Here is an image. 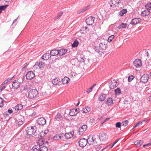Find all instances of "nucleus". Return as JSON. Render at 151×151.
<instances>
[{
	"instance_id": "f257e3e1",
	"label": "nucleus",
	"mask_w": 151,
	"mask_h": 151,
	"mask_svg": "<svg viewBox=\"0 0 151 151\" xmlns=\"http://www.w3.org/2000/svg\"><path fill=\"white\" fill-rule=\"evenodd\" d=\"M38 92L36 89H33L30 90L29 92L28 97L30 99H33L35 98L38 95Z\"/></svg>"
},
{
	"instance_id": "f03ea898",
	"label": "nucleus",
	"mask_w": 151,
	"mask_h": 151,
	"mask_svg": "<svg viewBox=\"0 0 151 151\" xmlns=\"http://www.w3.org/2000/svg\"><path fill=\"white\" fill-rule=\"evenodd\" d=\"M37 127L35 126H33L30 127H27L26 130L27 134L29 135L34 134L36 132Z\"/></svg>"
},
{
	"instance_id": "7ed1b4c3",
	"label": "nucleus",
	"mask_w": 151,
	"mask_h": 151,
	"mask_svg": "<svg viewBox=\"0 0 151 151\" xmlns=\"http://www.w3.org/2000/svg\"><path fill=\"white\" fill-rule=\"evenodd\" d=\"M95 139L96 138H95V136L91 135L88 136L87 140L88 144L89 145H91L95 144V143H96Z\"/></svg>"
},
{
	"instance_id": "20e7f679",
	"label": "nucleus",
	"mask_w": 151,
	"mask_h": 151,
	"mask_svg": "<svg viewBox=\"0 0 151 151\" xmlns=\"http://www.w3.org/2000/svg\"><path fill=\"white\" fill-rule=\"evenodd\" d=\"M95 19V18L94 17L91 16L87 18L85 21L87 25H91L94 23Z\"/></svg>"
},
{
	"instance_id": "39448f33",
	"label": "nucleus",
	"mask_w": 151,
	"mask_h": 151,
	"mask_svg": "<svg viewBox=\"0 0 151 151\" xmlns=\"http://www.w3.org/2000/svg\"><path fill=\"white\" fill-rule=\"evenodd\" d=\"M133 64L135 67L137 68H139L142 65V61L139 59H136L133 62Z\"/></svg>"
},
{
	"instance_id": "423d86ee",
	"label": "nucleus",
	"mask_w": 151,
	"mask_h": 151,
	"mask_svg": "<svg viewBox=\"0 0 151 151\" xmlns=\"http://www.w3.org/2000/svg\"><path fill=\"white\" fill-rule=\"evenodd\" d=\"M78 143L81 147H83L87 145L88 142L86 139L83 138L80 140L78 142Z\"/></svg>"
},
{
	"instance_id": "0eeeda50",
	"label": "nucleus",
	"mask_w": 151,
	"mask_h": 151,
	"mask_svg": "<svg viewBox=\"0 0 151 151\" xmlns=\"http://www.w3.org/2000/svg\"><path fill=\"white\" fill-rule=\"evenodd\" d=\"M46 119L43 117L39 118L37 121V123L40 126H43L46 123Z\"/></svg>"
},
{
	"instance_id": "6e6552de",
	"label": "nucleus",
	"mask_w": 151,
	"mask_h": 151,
	"mask_svg": "<svg viewBox=\"0 0 151 151\" xmlns=\"http://www.w3.org/2000/svg\"><path fill=\"white\" fill-rule=\"evenodd\" d=\"M149 76L147 74H144L140 78V81L143 83L147 82L149 78Z\"/></svg>"
},
{
	"instance_id": "1a4fd4ad",
	"label": "nucleus",
	"mask_w": 151,
	"mask_h": 151,
	"mask_svg": "<svg viewBox=\"0 0 151 151\" xmlns=\"http://www.w3.org/2000/svg\"><path fill=\"white\" fill-rule=\"evenodd\" d=\"M119 85L118 82L115 80H114L113 81H111L109 84V86L110 88L114 89L117 86Z\"/></svg>"
},
{
	"instance_id": "9d476101",
	"label": "nucleus",
	"mask_w": 151,
	"mask_h": 151,
	"mask_svg": "<svg viewBox=\"0 0 151 151\" xmlns=\"http://www.w3.org/2000/svg\"><path fill=\"white\" fill-rule=\"evenodd\" d=\"M45 64L42 61L37 62L35 63L34 67L35 68H43L45 66Z\"/></svg>"
},
{
	"instance_id": "9b49d317",
	"label": "nucleus",
	"mask_w": 151,
	"mask_h": 151,
	"mask_svg": "<svg viewBox=\"0 0 151 151\" xmlns=\"http://www.w3.org/2000/svg\"><path fill=\"white\" fill-rule=\"evenodd\" d=\"M87 126L86 125H84L81 127L79 129L78 132L80 135H82L86 131Z\"/></svg>"
},
{
	"instance_id": "f8f14e48",
	"label": "nucleus",
	"mask_w": 151,
	"mask_h": 151,
	"mask_svg": "<svg viewBox=\"0 0 151 151\" xmlns=\"http://www.w3.org/2000/svg\"><path fill=\"white\" fill-rule=\"evenodd\" d=\"M106 133L103 132H101L99 134V138L101 141H105L106 140Z\"/></svg>"
},
{
	"instance_id": "ddd939ff",
	"label": "nucleus",
	"mask_w": 151,
	"mask_h": 151,
	"mask_svg": "<svg viewBox=\"0 0 151 151\" xmlns=\"http://www.w3.org/2000/svg\"><path fill=\"white\" fill-rule=\"evenodd\" d=\"M120 2V0H111L110 3V6L112 7H114L118 6Z\"/></svg>"
},
{
	"instance_id": "4468645a",
	"label": "nucleus",
	"mask_w": 151,
	"mask_h": 151,
	"mask_svg": "<svg viewBox=\"0 0 151 151\" xmlns=\"http://www.w3.org/2000/svg\"><path fill=\"white\" fill-rule=\"evenodd\" d=\"M141 21V19L140 18H136L133 19L130 22V24L133 25H135Z\"/></svg>"
},
{
	"instance_id": "2eb2a0df",
	"label": "nucleus",
	"mask_w": 151,
	"mask_h": 151,
	"mask_svg": "<svg viewBox=\"0 0 151 151\" xmlns=\"http://www.w3.org/2000/svg\"><path fill=\"white\" fill-rule=\"evenodd\" d=\"M26 76L27 79L30 80L34 77L35 75L32 71H30L27 73Z\"/></svg>"
},
{
	"instance_id": "dca6fc26",
	"label": "nucleus",
	"mask_w": 151,
	"mask_h": 151,
	"mask_svg": "<svg viewBox=\"0 0 151 151\" xmlns=\"http://www.w3.org/2000/svg\"><path fill=\"white\" fill-rule=\"evenodd\" d=\"M79 109H73L70 110L69 113V115L72 116L76 115L79 112Z\"/></svg>"
},
{
	"instance_id": "f3484780",
	"label": "nucleus",
	"mask_w": 151,
	"mask_h": 151,
	"mask_svg": "<svg viewBox=\"0 0 151 151\" xmlns=\"http://www.w3.org/2000/svg\"><path fill=\"white\" fill-rule=\"evenodd\" d=\"M20 86V83L18 81L15 80L12 83V86L14 89H17Z\"/></svg>"
},
{
	"instance_id": "a211bd4d",
	"label": "nucleus",
	"mask_w": 151,
	"mask_h": 151,
	"mask_svg": "<svg viewBox=\"0 0 151 151\" xmlns=\"http://www.w3.org/2000/svg\"><path fill=\"white\" fill-rule=\"evenodd\" d=\"M107 47L106 42H103L100 43L99 45V49L101 50H105Z\"/></svg>"
},
{
	"instance_id": "6ab92c4d",
	"label": "nucleus",
	"mask_w": 151,
	"mask_h": 151,
	"mask_svg": "<svg viewBox=\"0 0 151 151\" xmlns=\"http://www.w3.org/2000/svg\"><path fill=\"white\" fill-rule=\"evenodd\" d=\"M49 131L48 130H45L42 131L38 136V138H45V136L47 134Z\"/></svg>"
},
{
	"instance_id": "aec40b11",
	"label": "nucleus",
	"mask_w": 151,
	"mask_h": 151,
	"mask_svg": "<svg viewBox=\"0 0 151 151\" xmlns=\"http://www.w3.org/2000/svg\"><path fill=\"white\" fill-rule=\"evenodd\" d=\"M16 120L19 124H22L24 120V118L21 115H19L16 118Z\"/></svg>"
},
{
	"instance_id": "412c9836",
	"label": "nucleus",
	"mask_w": 151,
	"mask_h": 151,
	"mask_svg": "<svg viewBox=\"0 0 151 151\" xmlns=\"http://www.w3.org/2000/svg\"><path fill=\"white\" fill-rule=\"evenodd\" d=\"M50 55V53H47L44 54L41 58L44 60H47L51 57V55Z\"/></svg>"
},
{
	"instance_id": "4be33fe9",
	"label": "nucleus",
	"mask_w": 151,
	"mask_h": 151,
	"mask_svg": "<svg viewBox=\"0 0 151 151\" xmlns=\"http://www.w3.org/2000/svg\"><path fill=\"white\" fill-rule=\"evenodd\" d=\"M143 142V140H138L134 141V144L136 146L139 147L142 145Z\"/></svg>"
},
{
	"instance_id": "5701e85b",
	"label": "nucleus",
	"mask_w": 151,
	"mask_h": 151,
	"mask_svg": "<svg viewBox=\"0 0 151 151\" xmlns=\"http://www.w3.org/2000/svg\"><path fill=\"white\" fill-rule=\"evenodd\" d=\"M73 134L74 132L73 131L66 133L65 134V137L67 139H69L73 136Z\"/></svg>"
},
{
	"instance_id": "b1692460",
	"label": "nucleus",
	"mask_w": 151,
	"mask_h": 151,
	"mask_svg": "<svg viewBox=\"0 0 151 151\" xmlns=\"http://www.w3.org/2000/svg\"><path fill=\"white\" fill-rule=\"evenodd\" d=\"M106 94H104L103 93H101L99 96L98 100L99 101H104L106 99Z\"/></svg>"
},
{
	"instance_id": "393cba45",
	"label": "nucleus",
	"mask_w": 151,
	"mask_h": 151,
	"mask_svg": "<svg viewBox=\"0 0 151 151\" xmlns=\"http://www.w3.org/2000/svg\"><path fill=\"white\" fill-rule=\"evenodd\" d=\"M58 50L53 49L50 52V55L51 56H55L59 54Z\"/></svg>"
},
{
	"instance_id": "a878e982",
	"label": "nucleus",
	"mask_w": 151,
	"mask_h": 151,
	"mask_svg": "<svg viewBox=\"0 0 151 151\" xmlns=\"http://www.w3.org/2000/svg\"><path fill=\"white\" fill-rule=\"evenodd\" d=\"M67 50L65 49H61L60 50H58L59 54L60 55H64L67 52Z\"/></svg>"
},
{
	"instance_id": "bb28decb",
	"label": "nucleus",
	"mask_w": 151,
	"mask_h": 151,
	"mask_svg": "<svg viewBox=\"0 0 151 151\" xmlns=\"http://www.w3.org/2000/svg\"><path fill=\"white\" fill-rule=\"evenodd\" d=\"M150 11L147 9L145 10L142 12L141 15L143 16H147L150 14Z\"/></svg>"
},
{
	"instance_id": "cd10ccee",
	"label": "nucleus",
	"mask_w": 151,
	"mask_h": 151,
	"mask_svg": "<svg viewBox=\"0 0 151 151\" xmlns=\"http://www.w3.org/2000/svg\"><path fill=\"white\" fill-rule=\"evenodd\" d=\"M69 78L67 77H64L62 80V82L63 84H66L70 81Z\"/></svg>"
},
{
	"instance_id": "c85d7f7f",
	"label": "nucleus",
	"mask_w": 151,
	"mask_h": 151,
	"mask_svg": "<svg viewBox=\"0 0 151 151\" xmlns=\"http://www.w3.org/2000/svg\"><path fill=\"white\" fill-rule=\"evenodd\" d=\"M63 116L60 113H58L55 116V119L56 120L59 121L61 120L63 118Z\"/></svg>"
},
{
	"instance_id": "c756f323",
	"label": "nucleus",
	"mask_w": 151,
	"mask_h": 151,
	"mask_svg": "<svg viewBox=\"0 0 151 151\" xmlns=\"http://www.w3.org/2000/svg\"><path fill=\"white\" fill-rule=\"evenodd\" d=\"M30 86L29 84H26L24 86L23 91L27 92L30 89Z\"/></svg>"
},
{
	"instance_id": "7c9ffc66",
	"label": "nucleus",
	"mask_w": 151,
	"mask_h": 151,
	"mask_svg": "<svg viewBox=\"0 0 151 151\" xmlns=\"http://www.w3.org/2000/svg\"><path fill=\"white\" fill-rule=\"evenodd\" d=\"M48 148L47 146L45 145V146H42L41 147L39 146V151H48Z\"/></svg>"
},
{
	"instance_id": "2f4dec72",
	"label": "nucleus",
	"mask_w": 151,
	"mask_h": 151,
	"mask_svg": "<svg viewBox=\"0 0 151 151\" xmlns=\"http://www.w3.org/2000/svg\"><path fill=\"white\" fill-rule=\"evenodd\" d=\"M52 82L53 84L56 85L60 82V80L59 79L55 78L52 81Z\"/></svg>"
},
{
	"instance_id": "473e14b6",
	"label": "nucleus",
	"mask_w": 151,
	"mask_h": 151,
	"mask_svg": "<svg viewBox=\"0 0 151 151\" xmlns=\"http://www.w3.org/2000/svg\"><path fill=\"white\" fill-rule=\"evenodd\" d=\"M127 10L126 9H124L120 11L119 13V14L121 16H123L124 14L127 12Z\"/></svg>"
},
{
	"instance_id": "72a5a7b5",
	"label": "nucleus",
	"mask_w": 151,
	"mask_h": 151,
	"mask_svg": "<svg viewBox=\"0 0 151 151\" xmlns=\"http://www.w3.org/2000/svg\"><path fill=\"white\" fill-rule=\"evenodd\" d=\"M127 24L122 23L119 25L118 28L119 29L125 28L127 27Z\"/></svg>"
},
{
	"instance_id": "f704fd0d",
	"label": "nucleus",
	"mask_w": 151,
	"mask_h": 151,
	"mask_svg": "<svg viewBox=\"0 0 151 151\" xmlns=\"http://www.w3.org/2000/svg\"><path fill=\"white\" fill-rule=\"evenodd\" d=\"M23 106L22 104H18L15 107V109L17 110H21L23 108Z\"/></svg>"
},
{
	"instance_id": "c9c22d12",
	"label": "nucleus",
	"mask_w": 151,
	"mask_h": 151,
	"mask_svg": "<svg viewBox=\"0 0 151 151\" xmlns=\"http://www.w3.org/2000/svg\"><path fill=\"white\" fill-rule=\"evenodd\" d=\"M113 104V99L111 98H109L107 101L106 104L109 106Z\"/></svg>"
},
{
	"instance_id": "e433bc0d",
	"label": "nucleus",
	"mask_w": 151,
	"mask_h": 151,
	"mask_svg": "<svg viewBox=\"0 0 151 151\" xmlns=\"http://www.w3.org/2000/svg\"><path fill=\"white\" fill-rule=\"evenodd\" d=\"M39 145H43L45 143V140L44 139L45 138H39Z\"/></svg>"
},
{
	"instance_id": "4c0bfd02",
	"label": "nucleus",
	"mask_w": 151,
	"mask_h": 151,
	"mask_svg": "<svg viewBox=\"0 0 151 151\" xmlns=\"http://www.w3.org/2000/svg\"><path fill=\"white\" fill-rule=\"evenodd\" d=\"M145 7L146 9L150 11L151 9V3L149 2L147 4L145 5Z\"/></svg>"
},
{
	"instance_id": "58836bf2",
	"label": "nucleus",
	"mask_w": 151,
	"mask_h": 151,
	"mask_svg": "<svg viewBox=\"0 0 151 151\" xmlns=\"http://www.w3.org/2000/svg\"><path fill=\"white\" fill-rule=\"evenodd\" d=\"M115 93L116 95H119L121 93V91L120 88H118L117 89L114 90Z\"/></svg>"
},
{
	"instance_id": "ea45409f",
	"label": "nucleus",
	"mask_w": 151,
	"mask_h": 151,
	"mask_svg": "<svg viewBox=\"0 0 151 151\" xmlns=\"http://www.w3.org/2000/svg\"><path fill=\"white\" fill-rule=\"evenodd\" d=\"M14 77V76H13L12 77L10 78H7L6 80H5L2 83V85H4L7 83H8Z\"/></svg>"
},
{
	"instance_id": "a19ab883",
	"label": "nucleus",
	"mask_w": 151,
	"mask_h": 151,
	"mask_svg": "<svg viewBox=\"0 0 151 151\" xmlns=\"http://www.w3.org/2000/svg\"><path fill=\"white\" fill-rule=\"evenodd\" d=\"M79 43L78 41L77 40H76L74 41V42L72 45V47H77Z\"/></svg>"
},
{
	"instance_id": "79ce46f5",
	"label": "nucleus",
	"mask_w": 151,
	"mask_h": 151,
	"mask_svg": "<svg viewBox=\"0 0 151 151\" xmlns=\"http://www.w3.org/2000/svg\"><path fill=\"white\" fill-rule=\"evenodd\" d=\"M63 136H60L59 134H56L53 137V139L54 140H57L62 139Z\"/></svg>"
},
{
	"instance_id": "37998d69",
	"label": "nucleus",
	"mask_w": 151,
	"mask_h": 151,
	"mask_svg": "<svg viewBox=\"0 0 151 151\" xmlns=\"http://www.w3.org/2000/svg\"><path fill=\"white\" fill-rule=\"evenodd\" d=\"M8 5H2L0 6V14L1 13L2 11L5 10L8 6Z\"/></svg>"
},
{
	"instance_id": "c03bdc74",
	"label": "nucleus",
	"mask_w": 151,
	"mask_h": 151,
	"mask_svg": "<svg viewBox=\"0 0 151 151\" xmlns=\"http://www.w3.org/2000/svg\"><path fill=\"white\" fill-rule=\"evenodd\" d=\"M39 146L35 145L32 148V151H39Z\"/></svg>"
},
{
	"instance_id": "a18cd8bd",
	"label": "nucleus",
	"mask_w": 151,
	"mask_h": 151,
	"mask_svg": "<svg viewBox=\"0 0 151 151\" xmlns=\"http://www.w3.org/2000/svg\"><path fill=\"white\" fill-rule=\"evenodd\" d=\"M78 61L81 63H84L85 61V60L86 59L85 58H83V57L81 55H80V57H78Z\"/></svg>"
},
{
	"instance_id": "49530a36",
	"label": "nucleus",
	"mask_w": 151,
	"mask_h": 151,
	"mask_svg": "<svg viewBox=\"0 0 151 151\" xmlns=\"http://www.w3.org/2000/svg\"><path fill=\"white\" fill-rule=\"evenodd\" d=\"M114 36L113 35H112L111 36H109L108 39V41L109 42H111L112 41L113 39L114 38Z\"/></svg>"
},
{
	"instance_id": "de8ad7c7",
	"label": "nucleus",
	"mask_w": 151,
	"mask_h": 151,
	"mask_svg": "<svg viewBox=\"0 0 151 151\" xmlns=\"http://www.w3.org/2000/svg\"><path fill=\"white\" fill-rule=\"evenodd\" d=\"M128 121L126 120L123 121L121 125L122 126H124V127L126 126L128 124Z\"/></svg>"
},
{
	"instance_id": "09e8293b",
	"label": "nucleus",
	"mask_w": 151,
	"mask_h": 151,
	"mask_svg": "<svg viewBox=\"0 0 151 151\" xmlns=\"http://www.w3.org/2000/svg\"><path fill=\"white\" fill-rule=\"evenodd\" d=\"M93 49L96 52L99 53L100 52L99 48L98 46H95L93 47Z\"/></svg>"
},
{
	"instance_id": "8fccbe9b",
	"label": "nucleus",
	"mask_w": 151,
	"mask_h": 151,
	"mask_svg": "<svg viewBox=\"0 0 151 151\" xmlns=\"http://www.w3.org/2000/svg\"><path fill=\"white\" fill-rule=\"evenodd\" d=\"M95 148L96 149V150L97 151H98L99 150L101 149V148L102 147V146H101V145H95Z\"/></svg>"
},
{
	"instance_id": "3c124183",
	"label": "nucleus",
	"mask_w": 151,
	"mask_h": 151,
	"mask_svg": "<svg viewBox=\"0 0 151 151\" xmlns=\"http://www.w3.org/2000/svg\"><path fill=\"white\" fill-rule=\"evenodd\" d=\"M3 106V99L2 98L0 97V107H2Z\"/></svg>"
},
{
	"instance_id": "603ef678",
	"label": "nucleus",
	"mask_w": 151,
	"mask_h": 151,
	"mask_svg": "<svg viewBox=\"0 0 151 151\" xmlns=\"http://www.w3.org/2000/svg\"><path fill=\"white\" fill-rule=\"evenodd\" d=\"M134 78V77L132 75L129 76L128 78V81L129 82H130L132 81Z\"/></svg>"
},
{
	"instance_id": "864d4df0",
	"label": "nucleus",
	"mask_w": 151,
	"mask_h": 151,
	"mask_svg": "<svg viewBox=\"0 0 151 151\" xmlns=\"http://www.w3.org/2000/svg\"><path fill=\"white\" fill-rule=\"evenodd\" d=\"M95 122V119L93 118H91L90 120V123L92 125L93 123H94Z\"/></svg>"
},
{
	"instance_id": "5fc2aeb1",
	"label": "nucleus",
	"mask_w": 151,
	"mask_h": 151,
	"mask_svg": "<svg viewBox=\"0 0 151 151\" xmlns=\"http://www.w3.org/2000/svg\"><path fill=\"white\" fill-rule=\"evenodd\" d=\"M89 8V6L83 8L81 11L80 12H83L86 11L87 9H88Z\"/></svg>"
},
{
	"instance_id": "6e6d98bb",
	"label": "nucleus",
	"mask_w": 151,
	"mask_h": 151,
	"mask_svg": "<svg viewBox=\"0 0 151 151\" xmlns=\"http://www.w3.org/2000/svg\"><path fill=\"white\" fill-rule=\"evenodd\" d=\"M121 124L120 122H117L115 124L116 127L119 128L121 127Z\"/></svg>"
},
{
	"instance_id": "4d7b16f0",
	"label": "nucleus",
	"mask_w": 151,
	"mask_h": 151,
	"mask_svg": "<svg viewBox=\"0 0 151 151\" xmlns=\"http://www.w3.org/2000/svg\"><path fill=\"white\" fill-rule=\"evenodd\" d=\"M142 124V122H139L137 123L135 125V127H137L141 125Z\"/></svg>"
},
{
	"instance_id": "13d9d810",
	"label": "nucleus",
	"mask_w": 151,
	"mask_h": 151,
	"mask_svg": "<svg viewBox=\"0 0 151 151\" xmlns=\"http://www.w3.org/2000/svg\"><path fill=\"white\" fill-rule=\"evenodd\" d=\"M86 109V107L83 108L82 110V112L83 113H87L88 111H87Z\"/></svg>"
},
{
	"instance_id": "bf43d9fd",
	"label": "nucleus",
	"mask_w": 151,
	"mask_h": 151,
	"mask_svg": "<svg viewBox=\"0 0 151 151\" xmlns=\"http://www.w3.org/2000/svg\"><path fill=\"white\" fill-rule=\"evenodd\" d=\"M29 63L28 62H27L25 63L24 65V67L25 68H26L27 66L28 65Z\"/></svg>"
},
{
	"instance_id": "052dcab7",
	"label": "nucleus",
	"mask_w": 151,
	"mask_h": 151,
	"mask_svg": "<svg viewBox=\"0 0 151 151\" xmlns=\"http://www.w3.org/2000/svg\"><path fill=\"white\" fill-rule=\"evenodd\" d=\"M151 142L150 143H149L147 144H145L143 145V147H145V146H151Z\"/></svg>"
},
{
	"instance_id": "680f3d73",
	"label": "nucleus",
	"mask_w": 151,
	"mask_h": 151,
	"mask_svg": "<svg viewBox=\"0 0 151 151\" xmlns=\"http://www.w3.org/2000/svg\"><path fill=\"white\" fill-rule=\"evenodd\" d=\"M86 108L87 111H88V112L89 111L91 110V108L89 107H86Z\"/></svg>"
},
{
	"instance_id": "e2e57ef3",
	"label": "nucleus",
	"mask_w": 151,
	"mask_h": 151,
	"mask_svg": "<svg viewBox=\"0 0 151 151\" xmlns=\"http://www.w3.org/2000/svg\"><path fill=\"white\" fill-rule=\"evenodd\" d=\"M59 135L60 136H63L62 138H63L64 136L65 137V134H64L63 133H61L59 134Z\"/></svg>"
},
{
	"instance_id": "0e129e2a",
	"label": "nucleus",
	"mask_w": 151,
	"mask_h": 151,
	"mask_svg": "<svg viewBox=\"0 0 151 151\" xmlns=\"http://www.w3.org/2000/svg\"><path fill=\"white\" fill-rule=\"evenodd\" d=\"M8 112L10 114H12L13 112L12 110V109H9L8 110Z\"/></svg>"
},
{
	"instance_id": "69168bd1",
	"label": "nucleus",
	"mask_w": 151,
	"mask_h": 151,
	"mask_svg": "<svg viewBox=\"0 0 151 151\" xmlns=\"http://www.w3.org/2000/svg\"><path fill=\"white\" fill-rule=\"evenodd\" d=\"M63 14V12L61 11L60 12H59L58 14L59 16L61 17L62 15Z\"/></svg>"
},
{
	"instance_id": "338daca9",
	"label": "nucleus",
	"mask_w": 151,
	"mask_h": 151,
	"mask_svg": "<svg viewBox=\"0 0 151 151\" xmlns=\"http://www.w3.org/2000/svg\"><path fill=\"white\" fill-rule=\"evenodd\" d=\"M91 91H92L91 90V89H90V88H89L87 89V90L86 91V92L87 93H89Z\"/></svg>"
},
{
	"instance_id": "774afa93",
	"label": "nucleus",
	"mask_w": 151,
	"mask_h": 151,
	"mask_svg": "<svg viewBox=\"0 0 151 151\" xmlns=\"http://www.w3.org/2000/svg\"><path fill=\"white\" fill-rule=\"evenodd\" d=\"M148 101H149L151 102V95L149 97Z\"/></svg>"
}]
</instances>
